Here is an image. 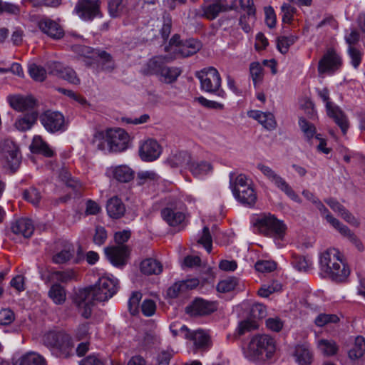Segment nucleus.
<instances>
[{
    "label": "nucleus",
    "mask_w": 365,
    "mask_h": 365,
    "mask_svg": "<svg viewBox=\"0 0 365 365\" xmlns=\"http://www.w3.org/2000/svg\"><path fill=\"white\" fill-rule=\"evenodd\" d=\"M276 341L270 335L255 334L243 349V354L249 361L262 362L272 358L276 351Z\"/></svg>",
    "instance_id": "1"
},
{
    "label": "nucleus",
    "mask_w": 365,
    "mask_h": 365,
    "mask_svg": "<svg viewBox=\"0 0 365 365\" xmlns=\"http://www.w3.org/2000/svg\"><path fill=\"white\" fill-rule=\"evenodd\" d=\"M320 269L336 281H343L349 274L343 255L335 248H328L319 255Z\"/></svg>",
    "instance_id": "2"
},
{
    "label": "nucleus",
    "mask_w": 365,
    "mask_h": 365,
    "mask_svg": "<svg viewBox=\"0 0 365 365\" xmlns=\"http://www.w3.org/2000/svg\"><path fill=\"white\" fill-rule=\"evenodd\" d=\"M255 225L262 233L274 239L277 247L281 248L286 245L287 226L283 221L278 220L274 215L270 213L261 215L257 218Z\"/></svg>",
    "instance_id": "3"
},
{
    "label": "nucleus",
    "mask_w": 365,
    "mask_h": 365,
    "mask_svg": "<svg viewBox=\"0 0 365 365\" xmlns=\"http://www.w3.org/2000/svg\"><path fill=\"white\" fill-rule=\"evenodd\" d=\"M303 196L309 201H310L316 208L320 212L322 216L325 218L327 222L336 230L341 235L348 238L356 246L361 249L362 247L361 242L354 235L353 232L345 225L341 222L338 219L334 217L323 205V203L309 190H304L302 192Z\"/></svg>",
    "instance_id": "4"
},
{
    "label": "nucleus",
    "mask_w": 365,
    "mask_h": 365,
    "mask_svg": "<svg viewBox=\"0 0 365 365\" xmlns=\"http://www.w3.org/2000/svg\"><path fill=\"white\" fill-rule=\"evenodd\" d=\"M95 142L101 150L120 152L127 148L129 135L121 128L109 129L98 133L95 136Z\"/></svg>",
    "instance_id": "5"
},
{
    "label": "nucleus",
    "mask_w": 365,
    "mask_h": 365,
    "mask_svg": "<svg viewBox=\"0 0 365 365\" xmlns=\"http://www.w3.org/2000/svg\"><path fill=\"white\" fill-rule=\"evenodd\" d=\"M143 71L147 75H155L160 82L166 84L175 82L182 73L179 67L165 65L163 58L160 56L150 59L145 65Z\"/></svg>",
    "instance_id": "6"
},
{
    "label": "nucleus",
    "mask_w": 365,
    "mask_h": 365,
    "mask_svg": "<svg viewBox=\"0 0 365 365\" xmlns=\"http://www.w3.org/2000/svg\"><path fill=\"white\" fill-rule=\"evenodd\" d=\"M118 289V279L113 274L106 273L98 278L94 286L86 289L96 301L105 302L113 297Z\"/></svg>",
    "instance_id": "7"
},
{
    "label": "nucleus",
    "mask_w": 365,
    "mask_h": 365,
    "mask_svg": "<svg viewBox=\"0 0 365 365\" xmlns=\"http://www.w3.org/2000/svg\"><path fill=\"white\" fill-rule=\"evenodd\" d=\"M173 323L170 326V329L173 336H180L185 339L192 341L196 348L204 349L210 346V339L209 334L203 329L190 330L185 325H180Z\"/></svg>",
    "instance_id": "8"
},
{
    "label": "nucleus",
    "mask_w": 365,
    "mask_h": 365,
    "mask_svg": "<svg viewBox=\"0 0 365 365\" xmlns=\"http://www.w3.org/2000/svg\"><path fill=\"white\" fill-rule=\"evenodd\" d=\"M200 81L201 89L223 97L225 92L220 88L221 78L217 70L213 67L204 68L197 73Z\"/></svg>",
    "instance_id": "9"
},
{
    "label": "nucleus",
    "mask_w": 365,
    "mask_h": 365,
    "mask_svg": "<svg viewBox=\"0 0 365 365\" xmlns=\"http://www.w3.org/2000/svg\"><path fill=\"white\" fill-rule=\"evenodd\" d=\"M201 48L199 41L189 39L184 42L180 41V37L175 35L170 41L169 45L165 47L168 52L174 54V57H187L196 53Z\"/></svg>",
    "instance_id": "10"
},
{
    "label": "nucleus",
    "mask_w": 365,
    "mask_h": 365,
    "mask_svg": "<svg viewBox=\"0 0 365 365\" xmlns=\"http://www.w3.org/2000/svg\"><path fill=\"white\" fill-rule=\"evenodd\" d=\"M0 160L4 168L16 170L20 163L21 157L17 145L11 140H5L0 146Z\"/></svg>",
    "instance_id": "11"
},
{
    "label": "nucleus",
    "mask_w": 365,
    "mask_h": 365,
    "mask_svg": "<svg viewBox=\"0 0 365 365\" xmlns=\"http://www.w3.org/2000/svg\"><path fill=\"white\" fill-rule=\"evenodd\" d=\"M319 98L325 103L327 113L329 116L334 118L336 123L340 127L344 134L349 127L348 120L344 113L331 102L329 101V91L326 88L317 89Z\"/></svg>",
    "instance_id": "12"
},
{
    "label": "nucleus",
    "mask_w": 365,
    "mask_h": 365,
    "mask_svg": "<svg viewBox=\"0 0 365 365\" xmlns=\"http://www.w3.org/2000/svg\"><path fill=\"white\" fill-rule=\"evenodd\" d=\"M100 8L99 0H79L74 8V12L82 21H91L102 16Z\"/></svg>",
    "instance_id": "13"
},
{
    "label": "nucleus",
    "mask_w": 365,
    "mask_h": 365,
    "mask_svg": "<svg viewBox=\"0 0 365 365\" xmlns=\"http://www.w3.org/2000/svg\"><path fill=\"white\" fill-rule=\"evenodd\" d=\"M40 121L51 133H62L67 129V123L63 115L58 111H46L40 116Z\"/></svg>",
    "instance_id": "14"
},
{
    "label": "nucleus",
    "mask_w": 365,
    "mask_h": 365,
    "mask_svg": "<svg viewBox=\"0 0 365 365\" xmlns=\"http://www.w3.org/2000/svg\"><path fill=\"white\" fill-rule=\"evenodd\" d=\"M163 147L160 143L151 138H148L139 143L138 153L140 159L145 162H153L160 158Z\"/></svg>",
    "instance_id": "15"
},
{
    "label": "nucleus",
    "mask_w": 365,
    "mask_h": 365,
    "mask_svg": "<svg viewBox=\"0 0 365 365\" xmlns=\"http://www.w3.org/2000/svg\"><path fill=\"white\" fill-rule=\"evenodd\" d=\"M73 51L77 53L79 56L87 58L95 59L102 63H108L105 66L106 68H112L111 57L110 56L105 52L98 50H94L90 47L74 44L71 46Z\"/></svg>",
    "instance_id": "16"
},
{
    "label": "nucleus",
    "mask_w": 365,
    "mask_h": 365,
    "mask_svg": "<svg viewBox=\"0 0 365 365\" xmlns=\"http://www.w3.org/2000/svg\"><path fill=\"white\" fill-rule=\"evenodd\" d=\"M48 72L61 78L68 83L78 85L80 79L76 71L70 67H65L59 62H50L47 65Z\"/></svg>",
    "instance_id": "17"
},
{
    "label": "nucleus",
    "mask_w": 365,
    "mask_h": 365,
    "mask_svg": "<svg viewBox=\"0 0 365 365\" xmlns=\"http://www.w3.org/2000/svg\"><path fill=\"white\" fill-rule=\"evenodd\" d=\"M341 65V58L334 50L329 49L319 63L318 70L320 73H333Z\"/></svg>",
    "instance_id": "18"
},
{
    "label": "nucleus",
    "mask_w": 365,
    "mask_h": 365,
    "mask_svg": "<svg viewBox=\"0 0 365 365\" xmlns=\"http://www.w3.org/2000/svg\"><path fill=\"white\" fill-rule=\"evenodd\" d=\"M104 251L108 259L115 267L123 266L129 254L128 248L125 245L106 247Z\"/></svg>",
    "instance_id": "19"
},
{
    "label": "nucleus",
    "mask_w": 365,
    "mask_h": 365,
    "mask_svg": "<svg viewBox=\"0 0 365 365\" xmlns=\"http://www.w3.org/2000/svg\"><path fill=\"white\" fill-rule=\"evenodd\" d=\"M38 26L43 34L53 39H59L64 35L61 26L56 21L48 17L41 18L38 21Z\"/></svg>",
    "instance_id": "20"
},
{
    "label": "nucleus",
    "mask_w": 365,
    "mask_h": 365,
    "mask_svg": "<svg viewBox=\"0 0 365 365\" xmlns=\"http://www.w3.org/2000/svg\"><path fill=\"white\" fill-rule=\"evenodd\" d=\"M93 301H96L93 295L86 289L81 291L76 299L78 313L85 319L91 316Z\"/></svg>",
    "instance_id": "21"
},
{
    "label": "nucleus",
    "mask_w": 365,
    "mask_h": 365,
    "mask_svg": "<svg viewBox=\"0 0 365 365\" xmlns=\"http://www.w3.org/2000/svg\"><path fill=\"white\" fill-rule=\"evenodd\" d=\"M325 202L334 212H336L339 217L350 225L356 227L360 225L359 220L336 200L333 198H328L325 200Z\"/></svg>",
    "instance_id": "22"
},
{
    "label": "nucleus",
    "mask_w": 365,
    "mask_h": 365,
    "mask_svg": "<svg viewBox=\"0 0 365 365\" xmlns=\"http://www.w3.org/2000/svg\"><path fill=\"white\" fill-rule=\"evenodd\" d=\"M230 9L225 0H210L202 6V16L207 19H215L220 13Z\"/></svg>",
    "instance_id": "23"
},
{
    "label": "nucleus",
    "mask_w": 365,
    "mask_h": 365,
    "mask_svg": "<svg viewBox=\"0 0 365 365\" xmlns=\"http://www.w3.org/2000/svg\"><path fill=\"white\" fill-rule=\"evenodd\" d=\"M217 308V304L214 302L197 299L187 307V312L192 316L207 315L215 312Z\"/></svg>",
    "instance_id": "24"
},
{
    "label": "nucleus",
    "mask_w": 365,
    "mask_h": 365,
    "mask_svg": "<svg viewBox=\"0 0 365 365\" xmlns=\"http://www.w3.org/2000/svg\"><path fill=\"white\" fill-rule=\"evenodd\" d=\"M106 175L117 181L127 182L134 177L133 170L125 165L110 166L106 170Z\"/></svg>",
    "instance_id": "25"
},
{
    "label": "nucleus",
    "mask_w": 365,
    "mask_h": 365,
    "mask_svg": "<svg viewBox=\"0 0 365 365\" xmlns=\"http://www.w3.org/2000/svg\"><path fill=\"white\" fill-rule=\"evenodd\" d=\"M13 365H46L45 359L39 354L29 351L16 354L12 358Z\"/></svg>",
    "instance_id": "26"
},
{
    "label": "nucleus",
    "mask_w": 365,
    "mask_h": 365,
    "mask_svg": "<svg viewBox=\"0 0 365 365\" xmlns=\"http://www.w3.org/2000/svg\"><path fill=\"white\" fill-rule=\"evenodd\" d=\"M163 219L170 226H177L185 219V212L178 206L170 205L161 211Z\"/></svg>",
    "instance_id": "27"
},
{
    "label": "nucleus",
    "mask_w": 365,
    "mask_h": 365,
    "mask_svg": "<svg viewBox=\"0 0 365 365\" xmlns=\"http://www.w3.org/2000/svg\"><path fill=\"white\" fill-rule=\"evenodd\" d=\"M198 285L199 280L197 278L179 281L169 287L167 294L170 298H175L180 294L196 288Z\"/></svg>",
    "instance_id": "28"
},
{
    "label": "nucleus",
    "mask_w": 365,
    "mask_h": 365,
    "mask_svg": "<svg viewBox=\"0 0 365 365\" xmlns=\"http://www.w3.org/2000/svg\"><path fill=\"white\" fill-rule=\"evenodd\" d=\"M247 115L257 120L265 129L272 130L277 126V122L274 115L270 112H262L252 110L247 112Z\"/></svg>",
    "instance_id": "29"
},
{
    "label": "nucleus",
    "mask_w": 365,
    "mask_h": 365,
    "mask_svg": "<svg viewBox=\"0 0 365 365\" xmlns=\"http://www.w3.org/2000/svg\"><path fill=\"white\" fill-rule=\"evenodd\" d=\"M292 354L298 365H310L313 360V354L307 344L296 345Z\"/></svg>",
    "instance_id": "30"
},
{
    "label": "nucleus",
    "mask_w": 365,
    "mask_h": 365,
    "mask_svg": "<svg viewBox=\"0 0 365 365\" xmlns=\"http://www.w3.org/2000/svg\"><path fill=\"white\" fill-rule=\"evenodd\" d=\"M11 108L17 111H26L33 108L36 104L32 97H24L21 96H10L7 98Z\"/></svg>",
    "instance_id": "31"
},
{
    "label": "nucleus",
    "mask_w": 365,
    "mask_h": 365,
    "mask_svg": "<svg viewBox=\"0 0 365 365\" xmlns=\"http://www.w3.org/2000/svg\"><path fill=\"white\" fill-rule=\"evenodd\" d=\"M149 24L150 26L153 27V30L158 31L160 34L163 39L168 37L172 25V20L170 14H164L160 19L151 20Z\"/></svg>",
    "instance_id": "32"
},
{
    "label": "nucleus",
    "mask_w": 365,
    "mask_h": 365,
    "mask_svg": "<svg viewBox=\"0 0 365 365\" xmlns=\"http://www.w3.org/2000/svg\"><path fill=\"white\" fill-rule=\"evenodd\" d=\"M232 194L237 200L249 206H252L257 200V195L252 185L235 189Z\"/></svg>",
    "instance_id": "33"
},
{
    "label": "nucleus",
    "mask_w": 365,
    "mask_h": 365,
    "mask_svg": "<svg viewBox=\"0 0 365 365\" xmlns=\"http://www.w3.org/2000/svg\"><path fill=\"white\" fill-rule=\"evenodd\" d=\"M11 229L13 233L28 238L33 234L34 227L31 220L21 218L13 222Z\"/></svg>",
    "instance_id": "34"
},
{
    "label": "nucleus",
    "mask_w": 365,
    "mask_h": 365,
    "mask_svg": "<svg viewBox=\"0 0 365 365\" xmlns=\"http://www.w3.org/2000/svg\"><path fill=\"white\" fill-rule=\"evenodd\" d=\"M365 354V339L361 336L356 337L353 346L348 351V357L350 361H364Z\"/></svg>",
    "instance_id": "35"
},
{
    "label": "nucleus",
    "mask_w": 365,
    "mask_h": 365,
    "mask_svg": "<svg viewBox=\"0 0 365 365\" xmlns=\"http://www.w3.org/2000/svg\"><path fill=\"white\" fill-rule=\"evenodd\" d=\"M316 347L317 350L325 356H331L337 354L339 346L330 339H317Z\"/></svg>",
    "instance_id": "36"
},
{
    "label": "nucleus",
    "mask_w": 365,
    "mask_h": 365,
    "mask_svg": "<svg viewBox=\"0 0 365 365\" xmlns=\"http://www.w3.org/2000/svg\"><path fill=\"white\" fill-rule=\"evenodd\" d=\"M108 215L112 218L121 217L125 212V207L122 200L118 197H113L108 200L106 205Z\"/></svg>",
    "instance_id": "37"
},
{
    "label": "nucleus",
    "mask_w": 365,
    "mask_h": 365,
    "mask_svg": "<svg viewBox=\"0 0 365 365\" xmlns=\"http://www.w3.org/2000/svg\"><path fill=\"white\" fill-rule=\"evenodd\" d=\"M188 169L198 179H203L212 171L211 164L205 161L191 162Z\"/></svg>",
    "instance_id": "38"
},
{
    "label": "nucleus",
    "mask_w": 365,
    "mask_h": 365,
    "mask_svg": "<svg viewBox=\"0 0 365 365\" xmlns=\"http://www.w3.org/2000/svg\"><path fill=\"white\" fill-rule=\"evenodd\" d=\"M30 149L33 153H41L46 157H51L53 155V151L48 145L43 140L40 135H35L30 145Z\"/></svg>",
    "instance_id": "39"
},
{
    "label": "nucleus",
    "mask_w": 365,
    "mask_h": 365,
    "mask_svg": "<svg viewBox=\"0 0 365 365\" xmlns=\"http://www.w3.org/2000/svg\"><path fill=\"white\" fill-rule=\"evenodd\" d=\"M140 271L145 274H158L163 271V266L156 259L148 258L140 263Z\"/></svg>",
    "instance_id": "40"
},
{
    "label": "nucleus",
    "mask_w": 365,
    "mask_h": 365,
    "mask_svg": "<svg viewBox=\"0 0 365 365\" xmlns=\"http://www.w3.org/2000/svg\"><path fill=\"white\" fill-rule=\"evenodd\" d=\"M37 119L36 112L29 113L17 118L15 122V127L20 131H26L31 128Z\"/></svg>",
    "instance_id": "41"
},
{
    "label": "nucleus",
    "mask_w": 365,
    "mask_h": 365,
    "mask_svg": "<svg viewBox=\"0 0 365 365\" xmlns=\"http://www.w3.org/2000/svg\"><path fill=\"white\" fill-rule=\"evenodd\" d=\"M246 13L241 16L240 24L242 29L249 33L252 30V24L255 21V9L254 6L245 7Z\"/></svg>",
    "instance_id": "42"
},
{
    "label": "nucleus",
    "mask_w": 365,
    "mask_h": 365,
    "mask_svg": "<svg viewBox=\"0 0 365 365\" xmlns=\"http://www.w3.org/2000/svg\"><path fill=\"white\" fill-rule=\"evenodd\" d=\"M76 278V273L73 269L52 272L48 276V280L53 282H67Z\"/></svg>",
    "instance_id": "43"
},
{
    "label": "nucleus",
    "mask_w": 365,
    "mask_h": 365,
    "mask_svg": "<svg viewBox=\"0 0 365 365\" xmlns=\"http://www.w3.org/2000/svg\"><path fill=\"white\" fill-rule=\"evenodd\" d=\"M257 168L269 180L274 183L277 187H279L284 181V180L281 176H279L268 165L259 163L257 165Z\"/></svg>",
    "instance_id": "44"
},
{
    "label": "nucleus",
    "mask_w": 365,
    "mask_h": 365,
    "mask_svg": "<svg viewBox=\"0 0 365 365\" xmlns=\"http://www.w3.org/2000/svg\"><path fill=\"white\" fill-rule=\"evenodd\" d=\"M48 296L56 304H62L66 299L64 288L58 283L51 286L48 291Z\"/></svg>",
    "instance_id": "45"
},
{
    "label": "nucleus",
    "mask_w": 365,
    "mask_h": 365,
    "mask_svg": "<svg viewBox=\"0 0 365 365\" xmlns=\"http://www.w3.org/2000/svg\"><path fill=\"white\" fill-rule=\"evenodd\" d=\"M251 185V181L245 175L230 173V187L232 192L235 191V189H241L242 187H245Z\"/></svg>",
    "instance_id": "46"
},
{
    "label": "nucleus",
    "mask_w": 365,
    "mask_h": 365,
    "mask_svg": "<svg viewBox=\"0 0 365 365\" xmlns=\"http://www.w3.org/2000/svg\"><path fill=\"white\" fill-rule=\"evenodd\" d=\"M169 162L172 166H187L189 168V166L191 163V157L186 152H179L171 155L169 158Z\"/></svg>",
    "instance_id": "47"
},
{
    "label": "nucleus",
    "mask_w": 365,
    "mask_h": 365,
    "mask_svg": "<svg viewBox=\"0 0 365 365\" xmlns=\"http://www.w3.org/2000/svg\"><path fill=\"white\" fill-rule=\"evenodd\" d=\"M291 263L293 267L299 272H306L312 264L309 258L296 254H292Z\"/></svg>",
    "instance_id": "48"
},
{
    "label": "nucleus",
    "mask_w": 365,
    "mask_h": 365,
    "mask_svg": "<svg viewBox=\"0 0 365 365\" xmlns=\"http://www.w3.org/2000/svg\"><path fill=\"white\" fill-rule=\"evenodd\" d=\"M125 11V0H108V12L112 17H118Z\"/></svg>",
    "instance_id": "49"
},
{
    "label": "nucleus",
    "mask_w": 365,
    "mask_h": 365,
    "mask_svg": "<svg viewBox=\"0 0 365 365\" xmlns=\"http://www.w3.org/2000/svg\"><path fill=\"white\" fill-rule=\"evenodd\" d=\"M64 334V332L61 331H50L44 336V344L51 348L57 349L61 340L63 339V337H65Z\"/></svg>",
    "instance_id": "50"
},
{
    "label": "nucleus",
    "mask_w": 365,
    "mask_h": 365,
    "mask_svg": "<svg viewBox=\"0 0 365 365\" xmlns=\"http://www.w3.org/2000/svg\"><path fill=\"white\" fill-rule=\"evenodd\" d=\"M240 282L235 277H228L221 280L217 286V289L219 292H229L235 290L239 285Z\"/></svg>",
    "instance_id": "51"
},
{
    "label": "nucleus",
    "mask_w": 365,
    "mask_h": 365,
    "mask_svg": "<svg viewBox=\"0 0 365 365\" xmlns=\"http://www.w3.org/2000/svg\"><path fill=\"white\" fill-rule=\"evenodd\" d=\"M297 37L290 35L289 36H282L277 38V48L282 53H286L291 45H292L297 40Z\"/></svg>",
    "instance_id": "52"
},
{
    "label": "nucleus",
    "mask_w": 365,
    "mask_h": 365,
    "mask_svg": "<svg viewBox=\"0 0 365 365\" xmlns=\"http://www.w3.org/2000/svg\"><path fill=\"white\" fill-rule=\"evenodd\" d=\"M299 125L301 130L304 133V137L308 141H310L314 137L317 135L316 134V128L314 125L303 118H300L299 120Z\"/></svg>",
    "instance_id": "53"
},
{
    "label": "nucleus",
    "mask_w": 365,
    "mask_h": 365,
    "mask_svg": "<svg viewBox=\"0 0 365 365\" xmlns=\"http://www.w3.org/2000/svg\"><path fill=\"white\" fill-rule=\"evenodd\" d=\"M59 178L68 187L76 190L81 187V182L78 180L72 178L69 171L66 168H63L60 171Z\"/></svg>",
    "instance_id": "54"
},
{
    "label": "nucleus",
    "mask_w": 365,
    "mask_h": 365,
    "mask_svg": "<svg viewBox=\"0 0 365 365\" xmlns=\"http://www.w3.org/2000/svg\"><path fill=\"white\" fill-rule=\"evenodd\" d=\"M29 73L36 81H43L46 76V72L43 68L35 63L29 66Z\"/></svg>",
    "instance_id": "55"
},
{
    "label": "nucleus",
    "mask_w": 365,
    "mask_h": 365,
    "mask_svg": "<svg viewBox=\"0 0 365 365\" xmlns=\"http://www.w3.org/2000/svg\"><path fill=\"white\" fill-rule=\"evenodd\" d=\"M250 71L254 86L256 87L262 79V68L258 62H253L250 64Z\"/></svg>",
    "instance_id": "56"
},
{
    "label": "nucleus",
    "mask_w": 365,
    "mask_h": 365,
    "mask_svg": "<svg viewBox=\"0 0 365 365\" xmlns=\"http://www.w3.org/2000/svg\"><path fill=\"white\" fill-rule=\"evenodd\" d=\"M63 339H61L57 350L64 356H68L73 351V344L70 336L64 334Z\"/></svg>",
    "instance_id": "57"
},
{
    "label": "nucleus",
    "mask_w": 365,
    "mask_h": 365,
    "mask_svg": "<svg viewBox=\"0 0 365 365\" xmlns=\"http://www.w3.org/2000/svg\"><path fill=\"white\" fill-rule=\"evenodd\" d=\"M339 321V317L336 314H320L315 320V324L318 327H323L329 324H335Z\"/></svg>",
    "instance_id": "58"
},
{
    "label": "nucleus",
    "mask_w": 365,
    "mask_h": 365,
    "mask_svg": "<svg viewBox=\"0 0 365 365\" xmlns=\"http://www.w3.org/2000/svg\"><path fill=\"white\" fill-rule=\"evenodd\" d=\"M282 289V284L277 282H272L271 284H264L259 290L258 294L262 297H268L271 294Z\"/></svg>",
    "instance_id": "59"
},
{
    "label": "nucleus",
    "mask_w": 365,
    "mask_h": 365,
    "mask_svg": "<svg viewBox=\"0 0 365 365\" xmlns=\"http://www.w3.org/2000/svg\"><path fill=\"white\" fill-rule=\"evenodd\" d=\"M197 242L202 245L206 251L210 253L212 250V237L209 229L205 227L202 229L201 236L198 238Z\"/></svg>",
    "instance_id": "60"
},
{
    "label": "nucleus",
    "mask_w": 365,
    "mask_h": 365,
    "mask_svg": "<svg viewBox=\"0 0 365 365\" xmlns=\"http://www.w3.org/2000/svg\"><path fill=\"white\" fill-rule=\"evenodd\" d=\"M259 327L258 322L255 319H247L241 322L237 331L240 335L245 334L246 331L254 330L257 329Z\"/></svg>",
    "instance_id": "61"
},
{
    "label": "nucleus",
    "mask_w": 365,
    "mask_h": 365,
    "mask_svg": "<svg viewBox=\"0 0 365 365\" xmlns=\"http://www.w3.org/2000/svg\"><path fill=\"white\" fill-rule=\"evenodd\" d=\"M276 263L269 260L258 261L255 265V269L262 273L271 272L276 269Z\"/></svg>",
    "instance_id": "62"
},
{
    "label": "nucleus",
    "mask_w": 365,
    "mask_h": 365,
    "mask_svg": "<svg viewBox=\"0 0 365 365\" xmlns=\"http://www.w3.org/2000/svg\"><path fill=\"white\" fill-rule=\"evenodd\" d=\"M347 53L351 65L355 68H358L361 61V52L355 46H349L348 47Z\"/></svg>",
    "instance_id": "63"
},
{
    "label": "nucleus",
    "mask_w": 365,
    "mask_h": 365,
    "mask_svg": "<svg viewBox=\"0 0 365 365\" xmlns=\"http://www.w3.org/2000/svg\"><path fill=\"white\" fill-rule=\"evenodd\" d=\"M282 13V21L284 23L289 24L293 19V16L296 12V9L288 4H283L281 7Z\"/></svg>",
    "instance_id": "64"
}]
</instances>
